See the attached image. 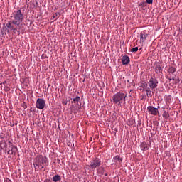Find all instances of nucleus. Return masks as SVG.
Wrapping results in <instances>:
<instances>
[{"instance_id": "nucleus-24", "label": "nucleus", "mask_w": 182, "mask_h": 182, "mask_svg": "<svg viewBox=\"0 0 182 182\" xmlns=\"http://www.w3.org/2000/svg\"><path fill=\"white\" fill-rule=\"evenodd\" d=\"M166 79H168L169 82H171V80H174V78L168 77V75H166Z\"/></svg>"}, {"instance_id": "nucleus-2", "label": "nucleus", "mask_w": 182, "mask_h": 182, "mask_svg": "<svg viewBox=\"0 0 182 182\" xmlns=\"http://www.w3.org/2000/svg\"><path fill=\"white\" fill-rule=\"evenodd\" d=\"M11 18H13L12 21H14L16 25H21V23L23 22V14H22L21 9L14 11Z\"/></svg>"}, {"instance_id": "nucleus-18", "label": "nucleus", "mask_w": 182, "mask_h": 182, "mask_svg": "<svg viewBox=\"0 0 182 182\" xmlns=\"http://www.w3.org/2000/svg\"><path fill=\"white\" fill-rule=\"evenodd\" d=\"M162 116L164 119H168V117H170V114L168 113V112L164 110Z\"/></svg>"}, {"instance_id": "nucleus-14", "label": "nucleus", "mask_w": 182, "mask_h": 182, "mask_svg": "<svg viewBox=\"0 0 182 182\" xmlns=\"http://www.w3.org/2000/svg\"><path fill=\"white\" fill-rule=\"evenodd\" d=\"M176 70H177V68H176L173 66H171V67L168 68V69H167V72L170 75H173Z\"/></svg>"}, {"instance_id": "nucleus-1", "label": "nucleus", "mask_w": 182, "mask_h": 182, "mask_svg": "<svg viewBox=\"0 0 182 182\" xmlns=\"http://www.w3.org/2000/svg\"><path fill=\"white\" fill-rule=\"evenodd\" d=\"M127 97V94L126 92H123V91H119L112 96V102L114 105H117L118 103L119 106L122 103V102L126 103Z\"/></svg>"}, {"instance_id": "nucleus-29", "label": "nucleus", "mask_w": 182, "mask_h": 182, "mask_svg": "<svg viewBox=\"0 0 182 182\" xmlns=\"http://www.w3.org/2000/svg\"><path fill=\"white\" fill-rule=\"evenodd\" d=\"M5 83H6V81H4V82H3V85H5Z\"/></svg>"}, {"instance_id": "nucleus-20", "label": "nucleus", "mask_w": 182, "mask_h": 182, "mask_svg": "<svg viewBox=\"0 0 182 182\" xmlns=\"http://www.w3.org/2000/svg\"><path fill=\"white\" fill-rule=\"evenodd\" d=\"M6 143H5L4 141H2L0 142V148L1 149H6Z\"/></svg>"}, {"instance_id": "nucleus-32", "label": "nucleus", "mask_w": 182, "mask_h": 182, "mask_svg": "<svg viewBox=\"0 0 182 182\" xmlns=\"http://www.w3.org/2000/svg\"><path fill=\"white\" fill-rule=\"evenodd\" d=\"M53 18H56V16H54Z\"/></svg>"}, {"instance_id": "nucleus-28", "label": "nucleus", "mask_w": 182, "mask_h": 182, "mask_svg": "<svg viewBox=\"0 0 182 182\" xmlns=\"http://www.w3.org/2000/svg\"><path fill=\"white\" fill-rule=\"evenodd\" d=\"M5 90H6V91L8 92V90H9V87H6L5 88Z\"/></svg>"}, {"instance_id": "nucleus-7", "label": "nucleus", "mask_w": 182, "mask_h": 182, "mask_svg": "<svg viewBox=\"0 0 182 182\" xmlns=\"http://www.w3.org/2000/svg\"><path fill=\"white\" fill-rule=\"evenodd\" d=\"M159 109H160V106H158L157 108L153 106L147 107L148 113H149V114H152L153 116H157L159 114Z\"/></svg>"}, {"instance_id": "nucleus-26", "label": "nucleus", "mask_w": 182, "mask_h": 182, "mask_svg": "<svg viewBox=\"0 0 182 182\" xmlns=\"http://www.w3.org/2000/svg\"><path fill=\"white\" fill-rule=\"evenodd\" d=\"M4 181H5V182H12V181H11V179H9V178H5V179H4Z\"/></svg>"}, {"instance_id": "nucleus-15", "label": "nucleus", "mask_w": 182, "mask_h": 182, "mask_svg": "<svg viewBox=\"0 0 182 182\" xmlns=\"http://www.w3.org/2000/svg\"><path fill=\"white\" fill-rule=\"evenodd\" d=\"M141 150H143V151H147V150H149V145H147V144H146V142H143L141 144Z\"/></svg>"}, {"instance_id": "nucleus-21", "label": "nucleus", "mask_w": 182, "mask_h": 182, "mask_svg": "<svg viewBox=\"0 0 182 182\" xmlns=\"http://www.w3.org/2000/svg\"><path fill=\"white\" fill-rule=\"evenodd\" d=\"M79 101H80V97L79 96L73 99V103L77 104Z\"/></svg>"}, {"instance_id": "nucleus-6", "label": "nucleus", "mask_w": 182, "mask_h": 182, "mask_svg": "<svg viewBox=\"0 0 182 182\" xmlns=\"http://www.w3.org/2000/svg\"><path fill=\"white\" fill-rule=\"evenodd\" d=\"M46 105V102H45V100L42 98L37 99L36 104L37 109H40V110H42L45 109Z\"/></svg>"}, {"instance_id": "nucleus-33", "label": "nucleus", "mask_w": 182, "mask_h": 182, "mask_svg": "<svg viewBox=\"0 0 182 182\" xmlns=\"http://www.w3.org/2000/svg\"><path fill=\"white\" fill-rule=\"evenodd\" d=\"M63 104H64V105H66V102H64Z\"/></svg>"}, {"instance_id": "nucleus-27", "label": "nucleus", "mask_w": 182, "mask_h": 182, "mask_svg": "<svg viewBox=\"0 0 182 182\" xmlns=\"http://www.w3.org/2000/svg\"><path fill=\"white\" fill-rule=\"evenodd\" d=\"M23 107L24 109H26V107H28V106H26V104H24V105H23Z\"/></svg>"}, {"instance_id": "nucleus-11", "label": "nucleus", "mask_w": 182, "mask_h": 182, "mask_svg": "<svg viewBox=\"0 0 182 182\" xmlns=\"http://www.w3.org/2000/svg\"><path fill=\"white\" fill-rule=\"evenodd\" d=\"M147 86H148L147 83H146V82L141 83V87L143 92H150V88L147 87Z\"/></svg>"}, {"instance_id": "nucleus-25", "label": "nucleus", "mask_w": 182, "mask_h": 182, "mask_svg": "<svg viewBox=\"0 0 182 182\" xmlns=\"http://www.w3.org/2000/svg\"><path fill=\"white\" fill-rule=\"evenodd\" d=\"M146 4H153V0H146Z\"/></svg>"}, {"instance_id": "nucleus-19", "label": "nucleus", "mask_w": 182, "mask_h": 182, "mask_svg": "<svg viewBox=\"0 0 182 182\" xmlns=\"http://www.w3.org/2000/svg\"><path fill=\"white\" fill-rule=\"evenodd\" d=\"M61 178L60 176L59 175H55L53 177V181L57 182V181H60Z\"/></svg>"}, {"instance_id": "nucleus-5", "label": "nucleus", "mask_w": 182, "mask_h": 182, "mask_svg": "<svg viewBox=\"0 0 182 182\" xmlns=\"http://www.w3.org/2000/svg\"><path fill=\"white\" fill-rule=\"evenodd\" d=\"M101 164H102V161H100V159H95L90 162L89 167L90 168H91V170H93V171H95L96 168H97L98 167H100Z\"/></svg>"}, {"instance_id": "nucleus-34", "label": "nucleus", "mask_w": 182, "mask_h": 182, "mask_svg": "<svg viewBox=\"0 0 182 182\" xmlns=\"http://www.w3.org/2000/svg\"><path fill=\"white\" fill-rule=\"evenodd\" d=\"M46 181H49V180H46Z\"/></svg>"}, {"instance_id": "nucleus-22", "label": "nucleus", "mask_w": 182, "mask_h": 182, "mask_svg": "<svg viewBox=\"0 0 182 182\" xmlns=\"http://www.w3.org/2000/svg\"><path fill=\"white\" fill-rule=\"evenodd\" d=\"M139 6H141V8H144L146 6V2L144 1H141L139 4Z\"/></svg>"}, {"instance_id": "nucleus-8", "label": "nucleus", "mask_w": 182, "mask_h": 182, "mask_svg": "<svg viewBox=\"0 0 182 182\" xmlns=\"http://www.w3.org/2000/svg\"><path fill=\"white\" fill-rule=\"evenodd\" d=\"M148 85L151 89H156L157 85H159V81L155 77H151L149 80Z\"/></svg>"}, {"instance_id": "nucleus-16", "label": "nucleus", "mask_w": 182, "mask_h": 182, "mask_svg": "<svg viewBox=\"0 0 182 182\" xmlns=\"http://www.w3.org/2000/svg\"><path fill=\"white\" fill-rule=\"evenodd\" d=\"M114 160L116 163H118L119 164H122V161H123L121 159L120 156H119V155H117L116 156H114Z\"/></svg>"}, {"instance_id": "nucleus-9", "label": "nucleus", "mask_w": 182, "mask_h": 182, "mask_svg": "<svg viewBox=\"0 0 182 182\" xmlns=\"http://www.w3.org/2000/svg\"><path fill=\"white\" fill-rule=\"evenodd\" d=\"M122 65H129L130 63V58L128 55H124L122 58Z\"/></svg>"}, {"instance_id": "nucleus-10", "label": "nucleus", "mask_w": 182, "mask_h": 182, "mask_svg": "<svg viewBox=\"0 0 182 182\" xmlns=\"http://www.w3.org/2000/svg\"><path fill=\"white\" fill-rule=\"evenodd\" d=\"M9 149H10L7 151V154L12 155L16 151V147L14 145H11V146H9Z\"/></svg>"}, {"instance_id": "nucleus-4", "label": "nucleus", "mask_w": 182, "mask_h": 182, "mask_svg": "<svg viewBox=\"0 0 182 182\" xmlns=\"http://www.w3.org/2000/svg\"><path fill=\"white\" fill-rule=\"evenodd\" d=\"M6 28L9 29L7 32H9V31H13L15 33V32H17L18 35H19L20 32L18 31V28L16 26H19V25H17L13 20L9 21L6 24Z\"/></svg>"}, {"instance_id": "nucleus-31", "label": "nucleus", "mask_w": 182, "mask_h": 182, "mask_svg": "<svg viewBox=\"0 0 182 182\" xmlns=\"http://www.w3.org/2000/svg\"><path fill=\"white\" fill-rule=\"evenodd\" d=\"M55 16H58V14H55Z\"/></svg>"}, {"instance_id": "nucleus-3", "label": "nucleus", "mask_w": 182, "mask_h": 182, "mask_svg": "<svg viewBox=\"0 0 182 182\" xmlns=\"http://www.w3.org/2000/svg\"><path fill=\"white\" fill-rule=\"evenodd\" d=\"M34 166L41 167V168H45V167L48 166V158L42 156H37L35 159Z\"/></svg>"}, {"instance_id": "nucleus-30", "label": "nucleus", "mask_w": 182, "mask_h": 182, "mask_svg": "<svg viewBox=\"0 0 182 182\" xmlns=\"http://www.w3.org/2000/svg\"><path fill=\"white\" fill-rule=\"evenodd\" d=\"M105 176H107V173H105Z\"/></svg>"}, {"instance_id": "nucleus-17", "label": "nucleus", "mask_w": 182, "mask_h": 182, "mask_svg": "<svg viewBox=\"0 0 182 182\" xmlns=\"http://www.w3.org/2000/svg\"><path fill=\"white\" fill-rule=\"evenodd\" d=\"M97 173L98 174L103 176V174H105V167L100 166L99 168H97Z\"/></svg>"}, {"instance_id": "nucleus-23", "label": "nucleus", "mask_w": 182, "mask_h": 182, "mask_svg": "<svg viewBox=\"0 0 182 182\" xmlns=\"http://www.w3.org/2000/svg\"><path fill=\"white\" fill-rule=\"evenodd\" d=\"M137 50H139V47H135L133 48L132 49H131V52H137Z\"/></svg>"}, {"instance_id": "nucleus-12", "label": "nucleus", "mask_w": 182, "mask_h": 182, "mask_svg": "<svg viewBox=\"0 0 182 182\" xmlns=\"http://www.w3.org/2000/svg\"><path fill=\"white\" fill-rule=\"evenodd\" d=\"M155 72L156 73H161L163 72V69L161 68V65H160V63H157L155 67Z\"/></svg>"}, {"instance_id": "nucleus-13", "label": "nucleus", "mask_w": 182, "mask_h": 182, "mask_svg": "<svg viewBox=\"0 0 182 182\" xmlns=\"http://www.w3.org/2000/svg\"><path fill=\"white\" fill-rule=\"evenodd\" d=\"M147 36H149V35L144 32L141 33H140V38L141 42H144V41H146V39H147Z\"/></svg>"}]
</instances>
